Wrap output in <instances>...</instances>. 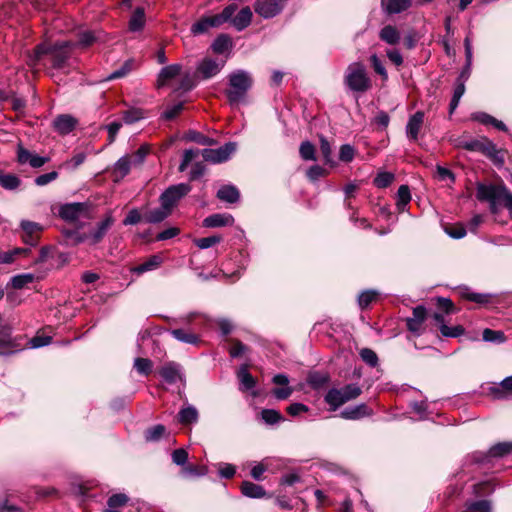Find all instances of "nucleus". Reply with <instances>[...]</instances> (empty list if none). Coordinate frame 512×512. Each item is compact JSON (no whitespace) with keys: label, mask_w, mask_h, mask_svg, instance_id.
<instances>
[{"label":"nucleus","mask_w":512,"mask_h":512,"mask_svg":"<svg viewBox=\"0 0 512 512\" xmlns=\"http://www.w3.org/2000/svg\"><path fill=\"white\" fill-rule=\"evenodd\" d=\"M476 197L480 201L488 202L493 214L498 213L501 208L505 207L512 217V193L505 186L479 184Z\"/></svg>","instance_id":"f257e3e1"},{"label":"nucleus","mask_w":512,"mask_h":512,"mask_svg":"<svg viewBox=\"0 0 512 512\" xmlns=\"http://www.w3.org/2000/svg\"><path fill=\"white\" fill-rule=\"evenodd\" d=\"M229 87L225 91L231 105H237L244 101L247 92L252 87L253 79L249 72L239 69L228 76Z\"/></svg>","instance_id":"f03ea898"},{"label":"nucleus","mask_w":512,"mask_h":512,"mask_svg":"<svg viewBox=\"0 0 512 512\" xmlns=\"http://www.w3.org/2000/svg\"><path fill=\"white\" fill-rule=\"evenodd\" d=\"M344 84L352 92L364 93L370 90L372 81L365 65L361 62L349 64L344 74Z\"/></svg>","instance_id":"7ed1b4c3"},{"label":"nucleus","mask_w":512,"mask_h":512,"mask_svg":"<svg viewBox=\"0 0 512 512\" xmlns=\"http://www.w3.org/2000/svg\"><path fill=\"white\" fill-rule=\"evenodd\" d=\"M72 47H74V44L70 41L56 42L52 45L43 43L36 47L35 53L38 58L44 54H51L53 67L61 69L69 59V49Z\"/></svg>","instance_id":"20e7f679"},{"label":"nucleus","mask_w":512,"mask_h":512,"mask_svg":"<svg viewBox=\"0 0 512 512\" xmlns=\"http://www.w3.org/2000/svg\"><path fill=\"white\" fill-rule=\"evenodd\" d=\"M236 150V142H228L217 149H186L183 153L182 160H193L199 156H202L203 160H227Z\"/></svg>","instance_id":"39448f33"},{"label":"nucleus","mask_w":512,"mask_h":512,"mask_svg":"<svg viewBox=\"0 0 512 512\" xmlns=\"http://www.w3.org/2000/svg\"><path fill=\"white\" fill-rule=\"evenodd\" d=\"M361 393L362 390L357 384H348L339 389H330L326 393L324 400L330 406L331 411H336L346 402L356 399Z\"/></svg>","instance_id":"423d86ee"},{"label":"nucleus","mask_w":512,"mask_h":512,"mask_svg":"<svg viewBox=\"0 0 512 512\" xmlns=\"http://www.w3.org/2000/svg\"><path fill=\"white\" fill-rule=\"evenodd\" d=\"M191 189V186L187 183L171 185L160 195V204L172 213L173 208Z\"/></svg>","instance_id":"0eeeda50"},{"label":"nucleus","mask_w":512,"mask_h":512,"mask_svg":"<svg viewBox=\"0 0 512 512\" xmlns=\"http://www.w3.org/2000/svg\"><path fill=\"white\" fill-rule=\"evenodd\" d=\"M59 215L66 221H78L88 216V206L85 203H68L61 206Z\"/></svg>","instance_id":"6e6552de"},{"label":"nucleus","mask_w":512,"mask_h":512,"mask_svg":"<svg viewBox=\"0 0 512 512\" xmlns=\"http://www.w3.org/2000/svg\"><path fill=\"white\" fill-rule=\"evenodd\" d=\"M114 223L115 218L112 212L108 211L104 218L98 222L96 227L89 233V244L96 245L100 243Z\"/></svg>","instance_id":"1a4fd4ad"},{"label":"nucleus","mask_w":512,"mask_h":512,"mask_svg":"<svg viewBox=\"0 0 512 512\" xmlns=\"http://www.w3.org/2000/svg\"><path fill=\"white\" fill-rule=\"evenodd\" d=\"M284 5L282 0H257L254 9L258 15L268 19L278 15Z\"/></svg>","instance_id":"9d476101"},{"label":"nucleus","mask_w":512,"mask_h":512,"mask_svg":"<svg viewBox=\"0 0 512 512\" xmlns=\"http://www.w3.org/2000/svg\"><path fill=\"white\" fill-rule=\"evenodd\" d=\"M20 227L23 231L22 240L24 243L30 246L37 245L39 234L42 231L41 225L37 222L22 220Z\"/></svg>","instance_id":"9b49d317"},{"label":"nucleus","mask_w":512,"mask_h":512,"mask_svg":"<svg viewBox=\"0 0 512 512\" xmlns=\"http://www.w3.org/2000/svg\"><path fill=\"white\" fill-rule=\"evenodd\" d=\"M412 317L407 318V329L413 334L419 336L423 333V324L426 319V309L424 306H417L413 309Z\"/></svg>","instance_id":"f8f14e48"},{"label":"nucleus","mask_w":512,"mask_h":512,"mask_svg":"<svg viewBox=\"0 0 512 512\" xmlns=\"http://www.w3.org/2000/svg\"><path fill=\"white\" fill-rule=\"evenodd\" d=\"M225 65V61L218 62L211 58H204L197 66V72L204 78L209 79L217 75Z\"/></svg>","instance_id":"ddd939ff"},{"label":"nucleus","mask_w":512,"mask_h":512,"mask_svg":"<svg viewBox=\"0 0 512 512\" xmlns=\"http://www.w3.org/2000/svg\"><path fill=\"white\" fill-rule=\"evenodd\" d=\"M182 72V66L180 64H172L163 67L157 77L156 87L158 89L167 86L170 81L180 76Z\"/></svg>","instance_id":"4468645a"},{"label":"nucleus","mask_w":512,"mask_h":512,"mask_svg":"<svg viewBox=\"0 0 512 512\" xmlns=\"http://www.w3.org/2000/svg\"><path fill=\"white\" fill-rule=\"evenodd\" d=\"M413 0H381L382 11L387 15L400 14L412 7Z\"/></svg>","instance_id":"2eb2a0df"},{"label":"nucleus","mask_w":512,"mask_h":512,"mask_svg":"<svg viewBox=\"0 0 512 512\" xmlns=\"http://www.w3.org/2000/svg\"><path fill=\"white\" fill-rule=\"evenodd\" d=\"M161 377L168 384H175L183 380L181 366L175 362L165 364L159 371Z\"/></svg>","instance_id":"dca6fc26"},{"label":"nucleus","mask_w":512,"mask_h":512,"mask_svg":"<svg viewBox=\"0 0 512 512\" xmlns=\"http://www.w3.org/2000/svg\"><path fill=\"white\" fill-rule=\"evenodd\" d=\"M373 413L372 409L365 403H361L355 406H349L340 412V416L347 420H358L367 416H371Z\"/></svg>","instance_id":"f3484780"},{"label":"nucleus","mask_w":512,"mask_h":512,"mask_svg":"<svg viewBox=\"0 0 512 512\" xmlns=\"http://www.w3.org/2000/svg\"><path fill=\"white\" fill-rule=\"evenodd\" d=\"M424 112L417 111L411 115L406 125V135L410 140H417L424 122Z\"/></svg>","instance_id":"a211bd4d"},{"label":"nucleus","mask_w":512,"mask_h":512,"mask_svg":"<svg viewBox=\"0 0 512 512\" xmlns=\"http://www.w3.org/2000/svg\"><path fill=\"white\" fill-rule=\"evenodd\" d=\"M77 125V120L68 114L57 116L53 120L54 129L61 135H67L74 130Z\"/></svg>","instance_id":"6ab92c4d"},{"label":"nucleus","mask_w":512,"mask_h":512,"mask_svg":"<svg viewBox=\"0 0 512 512\" xmlns=\"http://www.w3.org/2000/svg\"><path fill=\"white\" fill-rule=\"evenodd\" d=\"M464 148L467 150H470V151L482 152L486 157L494 158V160H499L498 158H495V152H496L495 146L488 140L468 141V142H465Z\"/></svg>","instance_id":"aec40b11"},{"label":"nucleus","mask_w":512,"mask_h":512,"mask_svg":"<svg viewBox=\"0 0 512 512\" xmlns=\"http://www.w3.org/2000/svg\"><path fill=\"white\" fill-rule=\"evenodd\" d=\"M233 223L234 218L228 213H215L203 220V226L207 228L231 226Z\"/></svg>","instance_id":"412c9836"},{"label":"nucleus","mask_w":512,"mask_h":512,"mask_svg":"<svg viewBox=\"0 0 512 512\" xmlns=\"http://www.w3.org/2000/svg\"><path fill=\"white\" fill-rule=\"evenodd\" d=\"M171 336L179 342L191 345L200 343L199 336L192 329L176 328L168 331Z\"/></svg>","instance_id":"4be33fe9"},{"label":"nucleus","mask_w":512,"mask_h":512,"mask_svg":"<svg viewBox=\"0 0 512 512\" xmlns=\"http://www.w3.org/2000/svg\"><path fill=\"white\" fill-rule=\"evenodd\" d=\"M180 172L189 170V180L194 181L200 179L205 174V166L203 162H180L178 168Z\"/></svg>","instance_id":"5701e85b"},{"label":"nucleus","mask_w":512,"mask_h":512,"mask_svg":"<svg viewBox=\"0 0 512 512\" xmlns=\"http://www.w3.org/2000/svg\"><path fill=\"white\" fill-rule=\"evenodd\" d=\"M217 198L226 203H236L240 199V192L234 185H224L217 191Z\"/></svg>","instance_id":"b1692460"},{"label":"nucleus","mask_w":512,"mask_h":512,"mask_svg":"<svg viewBox=\"0 0 512 512\" xmlns=\"http://www.w3.org/2000/svg\"><path fill=\"white\" fill-rule=\"evenodd\" d=\"M199 419V413L196 407L193 405H186L178 412V421L182 425H189L197 423Z\"/></svg>","instance_id":"393cba45"},{"label":"nucleus","mask_w":512,"mask_h":512,"mask_svg":"<svg viewBox=\"0 0 512 512\" xmlns=\"http://www.w3.org/2000/svg\"><path fill=\"white\" fill-rule=\"evenodd\" d=\"M220 24L218 21L216 22L215 15L207 16L201 18L199 21L194 23L191 27V32L195 35L203 34L207 32L210 28L219 27Z\"/></svg>","instance_id":"a878e982"},{"label":"nucleus","mask_w":512,"mask_h":512,"mask_svg":"<svg viewBox=\"0 0 512 512\" xmlns=\"http://www.w3.org/2000/svg\"><path fill=\"white\" fill-rule=\"evenodd\" d=\"M241 492L248 498L259 499L266 496L265 489L258 484L250 481H243L241 484Z\"/></svg>","instance_id":"bb28decb"},{"label":"nucleus","mask_w":512,"mask_h":512,"mask_svg":"<svg viewBox=\"0 0 512 512\" xmlns=\"http://www.w3.org/2000/svg\"><path fill=\"white\" fill-rule=\"evenodd\" d=\"M252 20V11L247 6L242 8L238 14L231 20L232 25L238 30L242 31L248 27Z\"/></svg>","instance_id":"cd10ccee"},{"label":"nucleus","mask_w":512,"mask_h":512,"mask_svg":"<svg viewBox=\"0 0 512 512\" xmlns=\"http://www.w3.org/2000/svg\"><path fill=\"white\" fill-rule=\"evenodd\" d=\"M36 277L33 273H22L13 276L7 284V288L11 287L13 289H23L27 287L29 284L35 281Z\"/></svg>","instance_id":"c85d7f7f"},{"label":"nucleus","mask_w":512,"mask_h":512,"mask_svg":"<svg viewBox=\"0 0 512 512\" xmlns=\"http://www.w3.org/2000/svg\"><path fill=\"white\" fill-rule=\"evenodd\" d=\"M162 262L163 259L160 255H152L146 261L134 267L132 272L136 274H142L148 271H152L157 269L162 264Z\"/></svg>","instance_id":"c756f323"},{"label":"nucleus","mask_w":512,"mask_h":512,"mask_svg":"<svg viewBox=\"0 0 512 512\" xmlns=\"http://www.w3.org/2000/svg\"><path fill=\"white\" fill-rule=\"evenodd\" d=\"M241 391H250L256 386L255 378L248 372L247 366L242 365L238 371Z\"/></svg>","instance_id":"7c9ffc66"},{"label":"nucleus","mask_w":512,"mask_h":512,"mask_svg":"<svg viewBox=\"0 0 512 512\" xmlns=\"http://www.w3.org/2000/svg\"><path fill=\"white\" fill-rule=\"evenodd\" d=\"M379 37L385 43L395 45L400 41V32L395 26L386 25L380 30Z\"/></svg>","instance_id":"2f4dec72"},{"label":"nucleus","mask_w":512,"mask_h":512,"mask_svg":"<svg viewBox=\"0 0 512 512\" xmlns=\"http://www.w3.org/2000/svg\"><path fill=\"white\" fill-rule=\"evenodd\" d=\"M145 25V12L144 9L138 7L135 9L129 20V30L131 32H138L143 29Z\"/></svg>","instance_id":"473e14b6"},{"label":"nucleus","mask_w":512,"mask_h":512,"mask_svg":"<svg viewBox=\"0 0 512 512\" xmlns=\"http://www.w3.org/2000/svg\"><path fill=\"white\" fill-rule=\"evenodd\" d=\"M171 212L164 206L152 209L144 215V219L148 223H159L165 220Z\"/></svg>","instance_id":"72a5a7b5"},{"label":"nucleus","mask_w":512,"mask_h":512,"mask_svg":"<svg viewBox=\"0 0 512 512\" xmlns=\"http://www.w3.org/2000/svg\"><path fill=\"white\" fill-rule=\"evenodd\" d=\"M411 201L410 189L407 185H401L397 191L396 206L399 212L405 211L406 206Z\"/></svg>","instance_id":"f704fd0d"},{"label":"nucleus","mask_w":512,"mask_h":512,"mask_svg":"<svg viewBox=\"0 0 512 512\" xmlns=\"http://www.w3.org/2000/svg\"><path fill=\"white\" fill-rule=\"evenodd\" d=\"M29 249L27 248H14L8 251H0V264H11L17 257L22 254H27Z\"/></svg>","instance_id":"c9c22d12"},{"label":"nucleus","mask_w":512,"mask_h":512,"mask_svg":"<svg viewBox=\"0 0 512 512\" xmlns=\"http://www.w3.org/2000/svg\"><path fill=\"white\" fill-rule=\"evenodd\" d=\"M232 47L231 38L226 34L219 35L212 44V49L217 54H222Z\"/></svg>","instance_id":"e433bc0d"},{"label":"nucleus","mask_w":512,"mask_h":512,"mask_svg":"<svg viewBox=\"0 0 512 512\" xmlns=\"http://www.w3.org/2000/svg\"><path fill=\"white\" fill-rule=\"evenodd\" d=\"M464 93H465V83H463V80L456 81L455 88L453 91V96H452V99H451L450 105H449V113L450 114L454 113V111L458 107L460 99L464 95Z\"/></svg>","instance_id":"4c0bfd02"},{"label":"nucleus","mask_w":512,"mask_h":512,"mask_svg":"<svg viewBox=\"0 0 512 512\" xmlns=\"http://www.w3.org/2000/svg\"><path fill=\"white\" fill-rule=\"evenodd\" d=\"M133 65H134L133 60L125 61L121 65V67H119L118 69L114 70L111 74H109L106 77V80L111 81V80H115V79H119V78H123V77L127 76L133 70Z\"/></svg>","instance_id":"58836bf2"},{"label":"nucleus","mask_w":512,"mask_h":512,"mask_svg":"<svg viewBox=\"0 0 512 512\" xmlns=\"http://www.w3.org/2000/svg\"><path fill=\"white\" fill-rule=\"evenodd\" d=\"M495 485L492 480H485L473 485V493L475 496H486L493 493Z\"/></svg>","instance_id":"ea45409f"},{"label":"nucleus","mask_w":512,"mask_h":512,"mask_svg":"<svg viewBox=\"0 0 512 512\" xmlns=\"http://www.w3.org/2000/svg\"><path fill=\"white\" fill-rule=\"evenodd\" d=\"M512 451V443L502 442L492 446L488 451L487 457H502Z\"/></svg>","instance_id":"a19ab883"},{"label":"nucleus","mask_w":512,"mask_h":512,"mask_svg":"<svg viewBox=\"0 0 512 512\" xmlns=\"http://www.w3.org/2000/svg\"><path fill=\"white\" fill-rule=\"evenodd\" d=\"M166 428L162 424L154 425L145 431V439L148 442H156L165 434Z\"/></svg>","instance_id":"79ce46f5"},{"label":"nucleus","mask_w":512,"mask_h":512,"mask_svg":"<svg viewBox=\"0 0 512 512\" xmlns=\"http://www.w3.org/2000/svg\"><path fill=\"white\" fill-rule=\"evenodd\" d=\"M395 175L392 172H379L373 180V184L380 189L386 188L392 184Z\"/></svg>","instance_id":"37998d69"},{"label":"nucleus","mask_w":512,"mask_h":512,"mask_svg":"<svg viewBox=\"0 0 512 512\" xmlns=\"http://www.w3.org/2000/svg\"><path fill=\"white\" fill-rule=\"evenodd\" d=\"M261 418L268 425H274L284 421V417L281 413L274 409H263L261 411Z\"/></svg>","instance_id":"c03bdc74"},{"label":"nucleus","mask_w":512,"mask_h":512,"mask_svg":"<svg viewBox=\"0 0 512 512\" xmlns=\"http://www.w3.org/2000/svg\"><path fill=\"white\" fill-rule=\"evenodd\" d=\"M0 184L4 189L15 190L20 185V179L13 174H5L0 171Z\"/></svg>","instance_id":"a18cd8bd"},{"label":"nucleus","mask_w":512,"mask_h":512,"mask_svg":"<svg viewBox=\"0 0 512 512\" xmlns=\"http://www.w3.org/2000/svg\"><path fill=\"white\" fill-rule=\"evenodd\" d=\"M465 506L471 512H491V503L488 500L467 501Z\"/></svg>","instance_id":"49530a36"},{"label":"nucleus","mask_w":512,"mask_h":512,"mask_svg":"<svg viewBox=\"0 0 512 512\" xmlns=\"http://www.w3.org/2000/svg\"><path fill=\"white\" fill-rule=\"evenodd\" d=\"M153 367V363L148 358L138 357L134 360V368L136 371L144 376H147L151 373Z\"/></svg>","instance_id":"de8ad7c7"},{"label":"nucleus","mask_w":512,"mask_h":512,"mask_svg":"<svg viewBox=\"0 0 512 512\" xmlns=\"http://www.w3.org/2000/svg\"><path fill=\"white\" fill-rule=\"evenodd\" d=\"M329 381V377L327 374L319 373V372H313L309 374L308 376V383L311 387L315 389H319L323 386H325Z\"/></svg>","instance_id":"09e8293b"},{"label":"nucleus","mask_w":512,"mask_h":512,"mask_svg":"<svg viewBox=\"0 0 512 512\" xmlns=\"http://www.w3.org/2000/svg\"><path fill=\"white\" fill-rule=\"evenodd\" d=\"M329 173V169L325 166L314 164L306 172V175L310 181H317L321 177L326 176Z\"/></svg>","instance_id":"8fccbe9b"},{"label":"nucleus","mask_w":512,"mask_h":512,"mask_svg":"<svg viewBox=\"0 0 512 512\" xmlns=\"http://www.w3.org/2000/svg\"><path fill=\"white\" fill-rule=\"evenodd\" d=\"M130 164L131 162H115L112 174H113V180L118 182L120 181L124 176H126L130 171Z\"/></svg>","instance_id":"3c124183"},{"label":"nucleus","mask_w":512,"mask_h":512,"mask_svg":"<svg viewBox=\"0 0 512 512\" xmlns=\"http://www.w3.org/2000/svg\"><path fill=\"white\" fill-rule=\"evenodd\" d=\"M237 8L238 7L236 4H229L223 9V11L220 14L215 15L216 22L218 21V23L221 26L222 24L231 21L233 19L232 16L236 12Z\"/></svg>","instance_id":"603ef678"},{"label":"nucleus","mask_w":512,"mask_h":512,"mask_svg":"<svg viewBox=\"0 0 512 512\" xmlns=\"http://www.w3.org/2000/svg\"><path fill=\"white\" fill-rule=\"evenodd\" d=\"M359 355L363 362H365L370 367H376L378 365V356L372 349L362 348L359 352Z\"/></svg>","instance_id":"864d4df0"},{"label":"nucleus","mask_w":512,"mask_h":512,"mask_svg":"<svg viewBox=\"0 0 512 512\" xmlns=\"http://www.w3.org/2000/svg\"><path fill=\"white\" fill-rule=\"evenodd\" d=\"M99 37L94 32L84 31L79 34V40L77 43H73L74 46L79 45L83 48L89 47L94 42L98 41Z\"/></svg>","instance_id":"5fc2aeb1"},{"label":"nucleus","mask_w":512,"mask_h":512,"mask_svg":"<svg viewBox=\"0 0 512 512\" xmlns=\"http://www.w3.org/2000/svg\"><path fill=\"white\" fill-rule=\"evenodd\" d=\"M487 394L495 400H505L509 397L504 387L501 385V382L499 384L494 383L490 385L487 388Z\"/></svg>","instance_id":"6e6d98bb"},{"label":"nucleus","mask_w":512,"mask_h":512,"mask_svg":"<svg viewBox=\"0 0 512 512\" xmlns=\"http://www.w3.org/2000/svg\"><path fill=\"white\" fill-rule=\"evenodd\" d=\"M435 177L437 180L452 184L455 181V176L451 170L441 165H437Z\"/></svg>","instance_id":"4d7b16f0"},{"label":"nucleus","mask_w":512,"mask_h":512,"mask_svg":"<svg viewBox=\"0 0 512 512\" xmlns=\"http://www.w3.org/2000/svg\"><path fill=\"white\" fill-rule=\"evenodd\" d=\"M299 153L303 160H316L315 146L309 141H304L301 143Z\"/></svg>","instance_id":"13d9d810"},{"label":"nucleus","mask_w":512,"mask_h":512,"mask_svg":"<svg viewBox=\"0 0 512 512\" xmlns=\"http://www.w3.org/2000/svg\"><path fill=\"white\" fill-rule=\"evenodd\" d=\"M221 240H222V238L220 236L213 235L210 237L195 239L194 244L199 249H208V248L214 246L215 244H218Z\"/></svg>","instance_id":"bf43d9fd"},{"label":"nucleus","mask_w":512,"mask_h":512,"mask_svg":"<svg viewBox=\"0 0 512 512\" xmlns=\"http://www.w3.org/2000/svg\"><path fill=\"white\" fill-rule=\"evenodd\" d=\"M231 347L229 353L231 357L238 358L248 351V347L237 339H231Z\"/></svg>","instance_id":"052dcab7"},{"label":"nucleus","mask_w":512,"mask_h":512,"mask_svg":"<svg viewBox=\"0 0 512 512\" xmlns=\"http://www.w3.org/2000/svg\"><path fill=\"white\" fill-rule=\"evenodd\" d=\"M143 118V111L138 108L128 109L123 112V120L126 124H133Z\"/></svg>","instance_id":"680f3d73"},{"label":"nucleus","mask_w":512,"mask_h":512,"mask_svg":"<svg viewBox=\"0 0 512 512\" xmlns=\"http://www.w3.org/2000/svg\"><path fill=\"white\" fill-rule=\"evenodd\" d=\"M370 62L374 71L380 75L384 81H386L388 79V74L383 62L379 59V57L376 54L371 55Z\"/></svg>","instance_id":"e2e57ef3"},{"label":"nucleus","mask_w":512,"mask_h":512,"mask_svg":"<svg viewBox=\"0 0 512 512\" xmlns=\"http://www.w3.org/2000/svg\"><path fill=\"white\" fill-rule=\"evenodd\" d=\"M188 137L190 140L198 143V144H201V145H204V146H212L216 143V141L212 138H209L199 132H196V131H190L188 133Z\"/></svg>","instance_id":"0e129e2a"},{"label":"nucleus","mask_w":512,"mask_h":512,"mask_svg":"<svg viewBox=\"0 0 512 512\" xmlns=\"http://www.w3.org/2000/svg\"><path fill=\"white\" fill-rule=\"evenodd\" d=\"M182 473L185 476L200 477L207 473V469L204 466L188 465L182 468Z\"/></svg>","instance_id":"69168bd1"},{"label":"nucleus","mask_w":512,"mask_h":512,"mask_svg":"<svg viewBox=\"0 0 512 512\" xmlns=\"http://www.w3.org/2000/svg\"><path fill=\"white\" fill-rule=\"evenodd\" d=\"M504 339L505 336L501 331H496L488 328H486L483 331V340L486 342H503Z\"/></svg>","instance_id":"338daca9"},{"label":"nucleus","mask_w":512,"mask_h":512,"mask_svg":"<svg viewBox=\"0 0 512 512\" xmlns=\"http://www.w3.org/2000/svg\"><path fill=\"white\" fill-rule=\"evenodd\" d=\"M377 293L373 290L363 291L358 297V304L360 308L364 309L370 305V303L375 300Z\"/></svg>","instance_id":"774afa93"}]
</instances>
